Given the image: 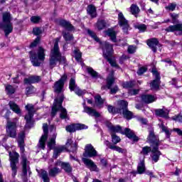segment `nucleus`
<instances>
[{
    "label": "nucleus",
    "mask_w": 182,
    "mask_h": 182,
    "mask_svg": "<svg viewBox=\"0 0 182 182\" xmlns=\"http://www.w3.org/2000/svg\"><path fill=\"white\" fill-rule=\"evenodd\" d=\"M146 141L151 146H145L142 148V150L141 151V154H143L144 156H149V153H151V160L152 161H154L155 163H157L159 160H160V156H162L163 154L159 149L160 147V139H159V137L156 136V134H154V131H149V134L146 138Z\"/></svg>",
    "instance_id": "obj_1"
},
{
    "label": "nucleus",
    "mask_w": 182,
    "mask_h": 182,
    "mask_svg": "<svg viewBox=\"0 0 182 182\" xmlns=\"http://www.w3.org/2000/svg\"><path fill=\"white\" fill-rule=\"evenodd\" d=\"M82 156L85 158H82V160L87 168H90V171H96L97 169V165L90 159L97 156V151L95 149V147L92 144H87L85 145V151L83 152Z\"/></svg>",
    "instance_id": "obj_2"
},
{
    "label": "nucleus",
    "mask_w": 182,
    "mask_h": 182,
    "mask_svg": "<svg viewBox=\"0 0 182 182\" xmlns=\"http://www.w3.org/2000/svg\"><path fill=\"white\" fill-rule=\"evenodd\" d=\"M107 127L109 129L110 132V134H116V133H120L124 136H126L127 139L129 140H132L133 143L139 142L140 138L136 135L134 131L131 130L129 128H125L123 131L122 127L120 125H113L112 122H109L107 124Z\"/></svg>",
    "instance_id": "obj_3"
},
{
    "label": "nucleus",
    "mask_w": 182,
    "mask_h": 182,
    "mask_svg": "<svg viewBox=\"0 0 182 182\" xmlns=\"http://www.w3.org/2000/svg\"><path fill=\"white\" fill-rule=\"evenodd\" d=\"M28 55L33 66L36 68L41 66V62H43L46 56V54H45V48L42 46L38 47L37 53L35 51L31 50L28 52ZM39 60L41 62H39Z\"/></svg>",
    "instance_id": "obj_4"
},
{
    "label": "nucleus",
    "mask_w": 182,
    "mask_h": 182,
    "mask_svg": "<svg viewBox=\"0 0 182 182\" xmlns=\"http://www.w3.org/2000/svg\"><path fill=\"white\" fill-rule=\"evenodd\" d=\"M42 80L41 76L38 75H30L28 77H26L23 80L24 85H30L26 88V95L29 96V95H33L36 92V88L32 85L35 83H39Z\"/></svg>",
    "instance_id": "obj_5"
},
{
    "label": "nucleus",
    "mask_w": 182,
    "mask_h": 182,
    "mask_svg": "<svg viewBox=\"0 0 182 182\" xmlns=\"http://www.w3.org/2000/svg\"><path fill=\"white\" fill-rule=\"evenodd\" d=\"M117 114L123 116L126 120H132L134 117L133 112L129 110V102L124 100L119 101V108L117 109Z\"/></svg>",
    "instance_id": "obj_6"
},
{
    "label": "nucleus",
    "mask_w": 182,
    "mask_h": 182,
    "mask_svg": "<svg viewBox=\"0 0 182 182\" xmlns=\"http://www.w3.org/2000/svg\"><path fill=\"white\" fill-rule=\"evenodd\" d=\"M100 48L102 50V56L104 59L106 58H113V53L114 50H113V44L107 41H100Z\"/></svg>",
    "instance_id": "obj_7"
},
{
    "label": "nucleus",
    "mask_w": 182,
    "mask_h": 182,
    "mask_svg": "<svg viewBox=\"0 0 182 182\" xmlns=\"http://www.w3.org/2000/svg\"><path fill=\"white\" fill-rule=\"evenodd\" d=\"M52 55L50 58V66L51 69H53L56 66V62H58V56H60V50L59 49V39H56L54 43L53 49L51 51Z\"/></svg>",
    "instance_id": "obj_8"
},
{
    "label": "nucleus",
    "mask_w": 182,
    "mask_h": 182,
    "mask_svg": "<svg viewBox=\"0 0 182 182\" xmlns=\"http://www.w3.org/2000/svg\"><path fill=\"white\" fill-rule=\"evenodd\" d=\"M151 73L153 76H154L155 79L152 80V82L150 83L151 89L152 90H159L160 89V85L161 83V81H160V79H161V77L160 76V73H159V70H157V68L156 65H154L151 68Z\"/></svg>",
    "instance_id": "obj_9"
},
{
    "label": "nucleus",
    "mask_w": 182,
    "mask_h": 182,
    "mask_svg": "<svg viewBox=\"0 0 182 182\" xmlns=\"http://www.w3.org/2000/svg\"><path fill=\"white\" fill-rule=\"evenodd\" d=\"M18 125L16 122H7L6 125V136L11 139H16L18 136L17 132Z\"/></svg>",
    "instance_id": "obj_10"
},
{
    "label": "nucleus",
    "mask_w": 182,
    "mask_h": 182,
    "mask_svg": "<svg viewBox=\"0 0 182 182\" xmlns=\"http://www.w3.org/2000/svg\"><path fill=\"white\" fill-rule=\"evenodd\" d=\"M67 80L68 75L64 73L58 81L55 82L53 86L55 93H58V95L59 93H62L63 88L65 87V83H66Z\"/></svg>",
    "instance_id": "obj_11"
},
{
    "label": "nucleus",
    "mask_w": 182,
    "mask_h": 182,
    "mask_svg": "<svg viewBox=\"0 0 182 182\" xmlns=\"http://www.w3.org/2000/svg\"><path fill=\"white\" fill-rule=\"evenodd\" d=\"M115 80L114 72L112 71L107 77V89L110 90L111 95H116V93L119 92V87L117 85H115L113 88H112V86L114 85Z\"/></svg>",
    "instance_id": "obj_12"
},
{
    "label": "nucleus",
    "mask_w": 182,
    "mask_h": 182,
    "mask_svg": "<svg viewBox=\"0 0 182 182\" xmlns=\"http://www.w3.org/2000/svg\"><path fill=\"white\" fill-rule=\"evenodd\" d=\"M87 129H88L87 125L80 123H73L65 127V130L68 133H75L79 130H86Z\"/></svg>",
    "instance_id": "obj_13"
},
{
    "label": "nucleus",
    "mask_w": 182,
    "mask_h": 182,
    "mask_svg": "<svg viewBox=\"0 0 182 182\" xmlns=\"http://www.w3.org/2000/svg\"><path fill=\"white\" fill-rule=\"evenodd\" d=\"M19 161V154L17 152L14 153V156H11L10 159V167L12 171V177H16V174H18V166H16V164Z\"/></svg>",
    "instance_id": "obj_14"
},
{
    "label": "nucleus",
    "mask_w": 182,
    "mask_h": 182,
    "mask_svg": "<svg viewBox=\"0 0 182 182\" xmlns=\"http://www.w3.org/2000/svg\"><path fill=\"white\" fill-rule=\"evenodd\" d=\"M118 25L122 27L123 32L127 33L129 32V28H130V24H129V21L126 19L124 15L122 12L118 14Z\"/></svg>",
    "instance_id": "obj_15"
},
{
    "label": "nucleus",
    "mask_w": 182,
    "mask_h": 182,
    "mask_svg": "<svg viewBox=\"0 0 182 182\" xmlns=\"http://www.w3.org/2000/svg\"><path fill=\"white\" fill-rule=\"evenodd\" d=\"M146 45L154 53H157V46L159 48L161 47V43H160L157 38H151L146 40Z\"/></svg>",
    "instance_id": "obj_16"
},
{
    "label": "nucleus",
    "mask_w": 182,
    "mask_h": 182,
    "mask_svg": "<svg viewBox=\"0 0 182 182\" xmlns=\"http://www.w3.org/2000/svg\"><path fill=\"white\" fill-rule=\"evenodd\" d=\"M165 31L168 33H174V32H178V36H182V23H176L174 25L168 26Z\"/></svg>",
    "instance_id": "obj_17"
},
{
    "label": "nucleus",
    "mask_w": 182,
    "mask_h": 182,
    "mask_svg": "<svg viewBox=\"0 0 182 182\" xmlns=\"http://www.w3.org/2000/svg\"><path fill=\"white\" fill-rule=\"evenodd\" d=\"M58 23L59 26H61V28H64V29H66V31H68V32H72V31H75V26L72 25L70 21H68L66 19L60 18L58 21Z\"/></svg>",
    "instance_id": "obj_18"
},
{
    "label": "nucleus",
    "mask_w": 182,
    "mask_h": 182,
    "mask_svg": "<svg viewBox=\"0 0 182 182\" xmlns=\"http://www.w3.org/2000/svg\"><path fill=\"white\" fill-rule=\"evenodd\" d=\"M0 29L4 31L6 38H8L9 34L14 32V26H12V23H0Z\"/></svg>",
    "instance_id": "obj_19"
},
{
    "label": "nucleus",
    "mask_w": 182,
    "mask_h": 182,
    "mask_svg": "<svg viewBox=\"0 0 182 182\" xmlns=\"http://www.w3.org/2000/svg\"><path fill=\"white\" fill-rule=\"evenodd\" d=\"M83 112L87 113L89 116L92 117H95L96 119L100 117V113L92 107L86 106V103H83Z\"/></svg>",
    "instance_id": "obj_20"
},
{
    "label": "nucleus",
    "mask_w": 182,
    "mask_h": 182,
    "mask_svg": "<svg viewBox=\"0 0 182 182\" xmlns=\"http://www.w3.org/2000/svg\"><path fill=\"white\" fill-rule=\"evenodd\" d=\"M105 146L110 149V150H114V151H117L118 153H122V154H126L127 153V150L116 145H112V143L108 140L105 141Z\"/></svg>",
    "instance_id": "obj_21"
},
{
    "label": "nucleus",
    "mask_w": 182,
    "mask_h": 182,
    "mask_svg": "<svg viewBox=\"0 0 182 182\" xmlns=\"http://www.w3.org/2000/svg\"><path fill=\"white\" fill-rule=\"evenodd\" d=\"M141 100L143 102V103H145V105H150V103H154V102H156L157 98L151 94H143L141 96Z\"/></svg>",
    "instance_id": "obj_22"
},
{
    "label": "nucleus",
    "mask_w": 182,
    "mask_h": 182,
    "mask_svg": "<svg viewBox=\"0 0 182 182\" xmlns=\"http://www.w3.org/2000/svg\"><path fill=\"white\" fill-rule=\"evenodd\" d=\"M105 32V35L110 38V41H112V42H114V43H116L117 42V33L116 32V31H114V28H108Z\"/></svg>",
    "instance_id": "obj_23"
},
{
    "label": "nucleus",
    "mask_w": 182,
    "mask_h": 182,
    "mask_svg": "<svg viewBox=\"0 0 182 182\" xmlns=\"http://www.w3.org/2000/svg\"><path fill=\"white\" fill-rule=\"evenodd\" d=\"M105 32V35L110 38V41H112V42H114V43H116L117 42V33L116 32V31H114V28H108Z\"/></svg>",
    "instance_id": "obj_24"
},
{
    "label": "nucleus",
    "mask_w": 182,
    "mask_h": 182,
    "mask_svg": "<svg viewBox=\"0 0 182 182\" xmlns=\"http://www.w3.org/2000/svg\"><path fill=\"white\" fill-rule=\"evenodd\" d=\"M87 14L93 19L97 16V9L94 4H89L87 6Z\"/></svg>",
    "instance_id": "obj_25"
},
{
    "label": "nucleus",
    "mask_w": 182,
    "mask_h": 182,
    "mask_svg": "<svg viewBox=\"0 0 182 182\" xmlns=\"http://www.w3.org/2000/svg\"><path fill=\"white\" fill-rule=\"evenodd\" d=\"M58 166H60L61 170H64V171L68 174H70L73 170L72 165H70V163L69 162L60 161L58 163Z\"/></svg>",
    "instance_id": "obj_26"
},
{
    "label": "nucleus",
    "mask_w": 182,
    "mask_h": 182,
    "mask_svg": "<svg viewBox=\"0 0 182 182\" xmlns=\"http://www.w3.org/2000/svg\"><path fill=\"white\" fill-rule=\"evenodd\" d=\"M34 115H25L24 119L26 120L25 128L32 129L35 126V119H33Z\"/></svg>",
    "instance_id": "obj_27"
},
{
    "label": "nucleus",
    "mask_w": 182,
    "mask_h": 182,
    "mask_svg": "<svg viewBox=\"0 0 182 182\" xmlns=\"http://www.w3.org/2000/svg\"><path fill=\"white\" fill-rule=\"evenodd\" d=\"M21 164L23 176L26 177L28 176V158H26L25 154L21 156Z\"/></svg>",
    "instance_id": "obj_28"
},
{
    "label": "nucleus",
    "mask_w": 182,
    "mask_h": 182,
    "mask_svg": "<svg viewBox=\"0 0 182 182\" xmlns=\"http://www.w3.org/2000/svg\"><path fill=\"white\" fill-rule=\"evenodd\" d=\"M9 106L11 110H12V112H14L16 114H22V110H21L19 105L16 104L15 102L10 101L9 102Z\"/></svg>",
    "instance_id": "obj_29"
},
{
    "label": "nucleus",
    "mask_w": 182,
    "mask_h": 182,
    "mask_svg": "<svg viewBox=\"0 0 182 182\" xmlns=\"http://www.w3.org/2000/svg\"><path fill=\"white\" fill-rule=\"evenodd\" d=\"M63 100H65V95H62L58 98H55L54 100L53 106L54 107H57L58 109L63 108V105H63Z\"/></svg>",
    "instance_id": "obj_30"
},
{
    "label": "nucleus",
    "mask_w": 182,
    "mask_h": 182,
    "mask_svg": "<svg viewBox=\"0 0 182 182\" xmlns=\"http://www.w3.org/2000/svg\"><path fill=\"white\" fill-rule=\"evenodd\" d=\"M154 114L158 117H163L164 119H170L168 113L164 111L163 109H154Z\"/></svg>",
    "instance_id": "obj_31"
},
{
    "label": "nucleus",
    "mask_w": 182,
    "mask_h": 182,
    "mask_svg": "<svg viewBox=\"0 0 182 182\" xmlns=\"http://www.w3.org/2000/svg\"><path fill=\"white\" fill-rule=\"evenodd\" d=\"M97 31H103L107 28V21L105 19H99L96 23Z\"/></svg>",
    "instance_id": "obj_32"
},
{
    "label": "nucleus",
    "mask_w": 182,
    "mask_h": 182,
    "mask_svg": "<svg viewBox=\"0 0 182 182\" xmlns=\"http://www.w3.org/2000/svg\"><path fill=\"white\" fill-rule=\"evenodd\" d=\"M122 86L123 89H128V90L129 89H133V87L136 86V80H131L129 81L123 82Z\"/></svg>",
    "instance_id": "obj_33"
},
{
    "label": "nucleus",
    "mask_w": 182,
    "mask_h": 182,
    "mask_svg": "<svg viewBox=\"0 0 182 182\" xmlns=\"http://www.w3.org/2000/svg\"><path fill=\"white\" fill-rule=\"evenodd\" d=\"M65 150H68V148H66V146H61L60 147L55 148L53 152L54 159H58V157L60 156V153H63V151H65Z\"/></svg>",
    "instance_id": "obj_34"
},
{
    "label": "nucleus",
    "mask_w": 182,
    "mask_h": 182,
    "mask_svg": "<svg viewBox=\"0 0 182 182\" xmlns=\"http://www.w3.org/2000/svg\"><path fill=\"white\" fill-rule=\"evenodd\" d=\"M87 72L93 79H99L100 75L97 71L95 70L92 67H88L87 68Z\"/></svg>",
    "instance_id": "obj_35"
},
{
    "label": "nucleus",
    "mask_w": 182,
    "mask_h": 182,
    "mask_svg": "<svg viewBox=\"0 0 182 182\" xmlns=\"http://www.w3.org/2000/svg\"><path fill=\"white\" fill-rule=\"evenodd\" d=\"M47 140H48V135L43 134L39 140L40 149H42V150H45V149L46 148Z\"/></svg>",
    "instance_id": "obj_36"
},
{
    "label": "nucleus",
    "mask_w": 182,
    "mask_h": 182,
    "mask_svg": "<svg viewBox=\"0 0 182 182\" xmlns=\"http://www.w3.org/2000/svg\"><path fill=\"white\" fill-rule=\"evenodd\" d=\"M11 21V13L5 12L2 15V22L0 23H12Z\"/></svg>",
    "instance_id": "obj_37"
},
{
    "label": "nucleus",
    "mask_w": 182,
    "mask_h": 182,
    "mask_svg": "<svg viewBox=\"0 0 182 182\" xmlns=\"http://www.w3.org/2000/svg\"><path fill=\"white\" fill-rule=\"evenodd\" d=\"M107 110L109 113H112V114H117V109L120 108V101L117 102V107H114L112 105H107Z\"/></svg>",
    "instance_id": "obj_38"
},
{
    "label": "nucleus",
    "mask_w": 182,
    "mask_h": 182,
    "mask_svg": "<svg viewBox=\"0 0 182 182\" xmlns=\"http://www.w3.org/2000/svg\"><path fill=\"white\" fill-rule=\"evenodd\" d=\"M138 174H144L146 173V164H144V160L141 161L137 166Z\"/></svg>",
    "instance_id": "obj_39"
},
{
    "label": "nucleus",
    "mask_w": 182,
    "mask_h": 182,
    "mask_svg": "<svg viewBox=\"0 0 182 182\" xmlns=\"http://www.w3.org/2000/svg\"><path fill=\"white\" fill-rule=\"evenodd\" d=\"M159 127L160 129H161L162 133H165L166 139H170V136H171V132H170V129H168V127H166V125H164V123H161Z\"/></svg>",
    "instance_id": "obj_40"
},
{
    "label": "nucleus",
    "mask_w": 182,
    "mask_h": 182,
    "mask_svg": "<svg viewBox=\"0 0 182 182\" xmlns=\"http://www.w3.org/2000/svg\"><path fill=\"white\" fill-rule=\"evenodd\" d=\"M40 177L42 178L43 182H50V178H49L48 171H45L44 169L41 170Z\"/></svg>",
    "instance_id": "obj_41"
},
{
    "label": "nucleus",
    "mask_w": 182,
    "mask_h": 182,
    "mask_svg": "<svg viewBox=\"0 0 182 182\" xmlns=\"http://www.w3.org/2000/svg\"><path fill=\"white\" fill-rule=\"evenodd\" d=\"M26 110L28 111L27 115H35L36 111H35V106L32 104H28L25 107Z\"/></svg>",
    "instance_id": "obj_42"
},
{
    "label": "nucleus",
    "mask_w": 182,
    "mask_h": 182,
    "mask_svg": "<svg viewBox=\"0 0 182 182\" xmlns=\"http://www.w3.org/2000/svg\"><path fill=\"white\" fill-rule=\"evenodd\" d=\"M87 33L89 35V36H90V38H92V39H94V41H95V42H97L98 43L100 42V38L97 37V35L96 34V33H95V31L88 28L87 30Z\"/></svg>",
    "instance_id": "obj_43"
},
{
    "label": "nucleus",
    "mask_w": 182,
    "mask_h": 182,
    "mask_svg": "<svg viewBox=\"0 0 182 182\" xmlns=\"http://www.w3.org/2000/svg\"><path fill=\"white\" fill-rule=\"evenodd\" d=\"M105 59L107 60V62L112 68H116L117 69H119V68H120V66L118 65L117 63H116V60L113 59V57H107Z\"/></svg>",
    "instance_id": "obj_44"
},
{
    "label": "nucleus",
    "mask_w": 182,
    "mask_h": 182,
    "mask_svg": "<svg viewBox=\"0 0 182 182\" xmlns=\"http://www.w3.org/2000/svg\"><path fill=\"white\" fill-rule=\"evenodd\" d=\"M95 104L97 106H102L105 105V100L102 98V96L100 95H97L94 97Z\"/></svg>",
    "instance_id": "obj_45"
},
{
    "label": "nucleus",
    "mask_w": 182,
    "mask_h": 182,
    "mask_svg": "<svg viewBox=\"0 0 182 182\" xmlns=\"http://www.w3.org/2000/svg\"><path fill=\"white\" fill-rule=\"evenodd\" d=\"M60 119H61V120H65L66 119H68V110L66 109V108L63 107V108H60Z\"/></svg>",
    "instance_id": "obj_46"
},
{
    "label": "nucleus",
    "mask_w": 182,
    "mask_h": 182,
    "mask_svg": "<svg viewBox=\"0 0 182 182\" xmlns=\"http://www.w3.org/2000/svg\"><path fill=\"white\" fill-rule=\"evenodd\" d=\"M76 87H77V85H76V80L73 77L70 78L69 82V89L70 92H75Z\"/></svg>",
    "instance_id": "obj_47"
},
{
    "label": "nucleus",
    "mask_w": 182,
    "mask_h": 182,
    "mask_svg": "<svg viewBox=\"0 0 182 182\" xmlns=\"http://www.w3.org/2000/svg\"><path fill=\"white\" fill-rule=\"evenodd\" d=\"M60 171H59V168L58 167H54L52 168L49 170L48 174L50 177H56L58 174H59Z\"/></svg>",
    "instance_id": "obj_48"
},
{
    "label": "nucleus",
    "mask_w": 182,
    "mask_h": 182,
    "mask_svg": "<svg viewBox=\"0 0 182 182\" xmlns=\"http://www.w3.org/2000/svg\"><path fill=\"white\" fill-rule=\"evenodd\" d=\"M41 43V36H37L32 43H31L29 46L30 49H33V48H36Z\"/></svg>",
    "instance_id": "obj_49"
},
{
    "label": "nucleus",
    "mask_w": 182,
    "mask_h": 182,
    "mask_svg": "<svg viewBox=\"0 0 182 182\" xmlns=\"http://www.w3.org/2000/svg\"><path fill=\"white\" fill-rule=\"evenodd\" d=\"M135 29H138L140 33H143L144 32H146V31H147V26H146V24H138L134 26Z\"/></svg>",
    "instance_id": "obj_50"
},
{
    "label": "nucleus",
    "mask_w": 182,
    "mask_h": 182,
    "mask_svg": "<svg viewBox=\"0 0 182 182\" xmlns=\"http://www.w3.org/2000/svg\"><path fill=\"white\" fill-rule=\"evenodd\" d=\"M73 53L75 55V59L77 62H80L82 59V52H80V49H75L73 51Z\"/></svg>",
    "instance_id": "obj_51"
},
{
    "label": "nucleus",
    "mask_w": 182,
    "mask_h": 182,
    "mask_svg": "<svg viewBox=\"0 0 182 182\" xmlns=\"http://www.w3.org/2000/svg\"><path fill=\"white\" fill-rule=\"evenodd\" d=\"M5 90L7 92V95H14L15 92H16L15 87L11 85H7L6 86Z\"/></svg>",
    "instance_id": "obj_52"
},
{
    "label": "nucleus",
    "mask_w": 182,
    "mask_h": 182,
    "mask_svg": "<svg viewBox=\"0 0 182 182\" xmlns=\"http://www.w3.org/2000/svg\"><path fill=\"white\" fill-rule=\"evenodd\" d=\"M63 36L65 42H69L74 39L73 34H70V33L63 32Z\"/></svg>",
    "instance_id": "obj_53"
},
{
    "label": "nucleus",
    "mask_w": 182,
    "mask_h": 182,
    "mask_svg": "<svg viewBox=\"0 0 182 182\" xmlns=\"http://www.w3.org/2000/svg\"><path fill=\"white\" fill-rule=\"evenodd\" d=\"M110 134L113 144H117V143H120V141H122V139H120V136H117L116 134Z\"/></svg>",
    "instance_id": "obj_54"
},
{
    "label": "nucleus",
    "mask_w": 182,
    "mask_h": 182,
    "mask_svg": "<svg viewBox=\"0 0 182 182\" xmlns=\"http://www.w3.org/2000/svg\"><path fill=\"white\" fill-rule=\"evenodd\" d=\"M32 33L34 35V36H41V35L43 33V31H42L41 27H34L33 28Z\"/></svg>",
    "instance_id": "obj_55"
},
{
    "label": "nucleus",
    "mask_w": 182,
    "mask_h": 182,
    "mask_svg": "<svg viewBox=\"0 0 182 182\" xmlns=\"http://www.w3.org/2000/svg\"><path fill=\"white\" fill-rule=\"evenodd\" d=\"M58 62H59L60 65H68V60H66V57L65 55L62 56V53H60V56H57Z\"/></svg>",
    "instance_id": "obj_56"
},
{
    "label": "nucleus",
    "mask_w": 182,
    "mask_h": 182,
    "mask_svg": "<svg viewBox=\"0 0 182 182\" xmlns=\"http://www.w3.org/2000/svg\"><path fill=\"white\" fill-rule=\"evenodd\" d=\"M130 9H131V14L132 15H137V14L140 12V9L136 4H132L130 7Z\"/></svg>",
    "instance_id": "obj_57"
},
{
    "label": "nucleus",
    "mask_w": 182,
    "mask_h": 182,
    "mask_svg": "<svg viewBox=\"0 0 182 182\" xmlns=\"http://www.w3.org/2000/svg\"><path fill=\"white\" fill-rule=\"evenodd\" d=\"M74 92H75V95H77V96H83V95H86V90H82L79 87H77L75 88V90H74Z\"/></svg>",
    "instance_id": "obj_58"
},
{
    "label": "nucleus",
    "mask_w": 182,
    "mask_h": 182,
    "mask_svg": "<svg viewBox=\"0 0 182 182\" xmlns=\"http://www.w3.org/2000/svg\"><path fill=\"white\" fill-rule=\"evenodd\" d=\"M56 145V139L55 138H50V141L48 142L47 146L50 149V150H52L53 149V146Z\"/></svg>",
    "instance_id": "obj_59"
},
{
    "label": "nucleus",
    "mask_w": 182,
    "mask_h": 182,
    "mask_svg": "<svg viewBox=\"0 0 182 182\" xmlns=\"http://www.w3.org/2000/svg\"><path fill=\"white\" fill-rule=\"evenodd\" d=\"M169 15L172 19V23L175 24L177 23V22H178V14L176 13H170Z\"/></svg>",
    "instance_id": "obj_60"
},
{
    "label": "nucleus",
    "mask_w": 182,
    "mask_h": 182,
    "mask_svg": "<svg viewBox=\"0 0 182 182\" xmlns=\"http://www.w3.org/2000/svg\"><path fill=\"white\" fill-rule=\"evenodd\" d=\"M41 19L42 18L39 16H33L31 17V22H32V23L37 24L41 22Z\"/></svg>",
    "instance_id": "obj_61"
},
{
    "label": "nucleus",
    "mask_w": 182,
    "mask_h": 182,
    "mask_svg": "<svg viewBox=\"0 0 182 182\" xmlns=\"http://www.w3.org/2000/svg\"><path fill=\"white\" fill-rule=\"evenodd\" d=\"M60 110V108H58L56 107H52L51 108V113H50V116L52 118L55 117V116H56V114H58V112H59Z\"/></svg>",
    "instance_id": "obj_62"
},
{
    "label": "nucleus",
    "mask_w": 182,
    "mask_h": 182,
    "mask_svg": "<svg viewBox=\"0 0 182 182\" xmlns=\"http://www.w3.org/2000/svg\"><path fill=\"white\" fill-rule=\"evenodd\" d=\"M146 72H147V67L142 66L138 69L136 73L139 76H141V75L146 73Z\"/></svg>",
    "instance_id": "obj_63"
},
{
    "label": "nucleus",
    "mask_w": 182,
    "mask_h": 182,
    "mask_svg": "<svg viewBox=\"0 0 182 182\" xmlns=\"http://www.w3.org/2000/svg\"><path fill=\"white\" fill-rule=\"evenodd\" d=\"M172 120L174 122H178V123H182V114H178L172 117Z\"/></svg>",
    "instance_id": "obj_64"
}]
</instances>
